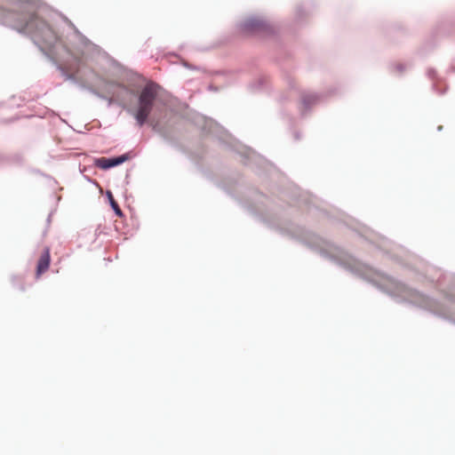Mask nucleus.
<instances>
[{"instance_id":"14","label":"nucleus","mask_w":455,"mask_h":455,"mask_svg":"<svg viewBox=\"0 0 455 455\" xmlns=\"http://www.w3.org/2000/svg\"><path fill=\"white\" fill-rule=\"evenodd\" d=\"M391 68H392L391 72L395 71V72H397L399 74H402V73H403L406 70L407 66L405 64H403V63H396V64H393L391 66Z\"/></svg>"},{"instance_id":"28","label":"nucleus","mask_w":455,"mask_h":455,"mask_svg":"<svg viewBox=\"0 0 455 455\" xmlns=\"http://www.w3.org/2000/svg\"><path fill=\"white\" fill-rule=\"evenodd\" d=\"M218 75H225L226 74V71H218L217 72Z\"/></svg>"},{"instance_id":"8","label":"nucleus","mask_w":455,"mask_h":455,"mask_svg":"<svg viewBox=\"0 0 455 455\" xmlns=\"http://www.w3.org/2000/svg\"><path fill=\"white\" fill-rule=\"evenodd\" d=\"M426 76L432 82L431 90L438 95H444L448 91V85L444 84L443 88H440L439 84H445V78L438 75L435 68H428L426 70Z\"/></svg>"},{"instance_id":"2","label":"nucleus","mask_w":455,"mask_h":455,"mask_svg":"<svg viewBox=\"0 0 455 455\" xmlns=\"http://www.w3.org/2000/svg\"><path fill=\"white\" fill-rule=\"evenodd\" d=\"M161 86L153 81H148L137 93V106L127 107L122 105L127 114L132 116L138 126L141 127L149 122V116L158 99Z\"/></svg>"},{"instance_id":"26","label":"nucleus","mask_w":455,"mask_h":455,"mask_svg":"<svg viewBox=\"0 0 455 455\" xmlns=\"http://www.w3.org/2000/svg\"><path fill=\"white\" fill-rule=\"evenodd\" d=\"M84 178L87 181H89L90 183L97 184V181H96V180H92V178H90V177H88V176H86V175H84Z\"/></svg>"},{"instance_id":"24","label":"nucleus","mask_w":455,"mask_h":455,"mask_svg":"<svg viewBox=\"0 0 455 455\" xmlns=\"http://www.w3.org/2000/svg\"><path fill=\"white\" fill-rule=\"evenodd\" d=\"M205 156H206V151H205V149H202V151L200 153H198V157L203 160L205 158Z\"/></svg>"},{"instance_id":"7","label":"nucleus","mask_w":455,"mask_h":455,"mask_svg":"<svg viewBox=\"0 0 455 455\" xmlns=\"http://www.w3.org/2000/svg\"><path fill=\"white\" fill-rule=\"evenodd\" d=\"M132 157V152H127L122 155L111 156V157H98L94 158L93 164L98 168L108 171L114 167L119 166L124 163L129 161Z\"/></svg>"},{"instance_id":"19","label":"nucleus","mask_w":455,"mask_h":455,"mask_svg":"<svg viewBox=\"0 0 455 455\" xmlns=\"http://www.w3.org/2000/svg\"><path fill=\"white\" fill-rule=\"evenodd\" d=\"M292 135H293V140L295 141H299L302 138V135H301V133L299 131H294Z\"/></svg>"},{"instance_id":"6","label":"nucleus","mask_w":455,"mask_h":455,"mask_svg":"<svg viewBox=\"0 0 455 455\" xmlns=\"http://www.w3.org/2000/svg\"><path fill=\"white\" fill-rule=\"evenodd\" d=\"M173 124L174 122L171 119H169L167 122L163 120H153L151 122V126L152 130L159 134L164 141L173 148H177L179 143L175 134Z\"/></svg>"},{"instance_id":"22","label":"nucleus","mask_w":455,"mask_h":455,"mask_svg":"<svg viewBox=\"0 0 455 455\" xmlns=\"http://www.w3.org/2000/svg\"><path fill=\"white\" fill-rule=\"evenodd\" d=\"M418 54L420 55L421 57H425L427 55V52H425V46L421 47L419 50Z\"/></svg>"},{"instance_id":"16","label":"nucleus","mask_w":455,"mask_h":455,"mask_svg":"<svg viewBox=\"0 0 455 455\" xmlns=\"http://www.w3.org/2000/svg\"><path fill=\"white\" fill-rule=\"evenodd\" d=\"M18 281H19V277H18V276L13 275V276L12 277V285H13L15 288H17L18 290H20V291H25V290H26V289H25L24 284L20 283Z\"/></svg>"},{"instance_id":"18","label":"nucleus","mask_w":455,"mask_h":455,"mask_svg":"<svg viewBox=\"0 0 455 455\" xmlns=\"http://www.w3.org/2000/svg\"><path fill=\"white\" fill-rule=\"evenodd\" d=\"M445 22L446 21H442L439 25H438V33H441V34H445L447 33L448 31L445 29Z\"/></svg>"},{"instance_id":"9","label":"nucleus","mask_w":455,"mask_h":455,"mask_svg":"<svg viewBox=\"0 0 455 455\" xmlns=\"http://www.w3.org/2000/svg\"><path fill=\"white\" fill-rule=\"evenodd\" d=\"M51 265V254H50V249L45 248L41 254L36 267V276H40L42 274L46 272Z\"/></svg>"},{"instance_id":"10","label":"nucleus","mask_w":455,"mask_h":455,"mask_svg":"<svg viewBox=\"0 0 455 455\" xmlns=\"http://www.w3.org/2000/svg\"><path fill=\"white\" fill-rule=\"evenodd\" d=\"M106 84H107V92L109 94H116V89H119L120 91H122L123 92H124L126 94L136 95V92L133 90L130 89L128 86H126L121 83L107 82Z\"/></svg>"},{"instance_id":"20","label":"nucleus","mask_w":455,"mask_h":455,"mask_svg":"<svg viewBox=\"0 0 455 455\" xmlns=\"http://www.w3.org/2000/svg\"><path fill=\"white\" fill-rule=\"evenodd\" d=\"M67 80L72 82L73 84H77L78 82L76 76L74 74H70L69 76H68Z\"/></svg>"},{"instance_id":"17","label":"nucleus","mask_w":455,"mask_h":455,"mask_svg":"<svg viewBox=\"0 0 455 455\" xmlns=\"http://www.w3.org/2000/svg\"><path fill=\"white\" fill-rule=\"evenodd\" d=\"M182 66L188 68V69H192V70H199V67L197 66H195V65H192L188 62H187L186 60H182Z\"/></svg>"},{"instance_id":"23","label":"nucleus","mask_w":455,"mask_h":455,"mask_svg":"<svg viewBox=\"0 0 455 455\" xmlns=\"http://www.w3.org/2000/svg\"><path fill=\"white\" fill-rule=\"evenodd\" d=\"M447 74L455 73V65L451 64L446 70Z\"/></svg>"},{"instance_id":"31","label":"nucleus","mask_w":455,"mask_h":455,"mask_svg":"<svg viewBox=\"0 0 455 455\" xmlns=\"http://www.w3.org/2000/svg\"><path fill=\"white\" fill-rule=\"evenodd\" d=\"M51 214H49L48 218H47V221L50 222L51 221Z\"/></svg>"},{"instance_id":"29","label":"nucleus","mask_w":455,"mask_h":455,"mask_svg":"<svg viewBox=\"0 0 455 455\" xmlns=\"http://www.w3.org/2000/svg\"><path fill=\"white\" fill-rule=\"evenodd\" d=\"M286 100L285 96H281L280 99H279L280 101H283V100Z\"/></svg>"},{"instance_id":"27","label":"nucleus","mask_w":455,"mask_h":455,"mask_svg":"<svg viewBox=\"0 0 455 455\" xmlns=\"http://www.w3.org/2000/svg\"><path fill=\"white\" fill-rule=\"evenodd\" d=\"M105 100L108 101V107H110L114 103V100L111 97L107 96V99Z\"/></svg>"},{"instance_id":"1","label":"nucleus","mask_w":455,"mask_h":455,"mask_svg":"<svg viewBox=\"0 0 455 455\" xmlns=\"http://www.w3.org/2000/svg\"><path fill=\"white\" fill-rule=\"evenodd\" d=\"M7 6L0 5V24L28 36L38 49L56 67L65 80L69 73L54 58L59 47L69 52L68 44L76 47H89L92 42L67 18V25L72 30L66 42L62 36L46 20V7L39 0H6Z\"/></svg>"},{"instance_id":"4","label":"nucleus","mask_w":455,"mask_h":455,"mask_svg":"<svg viewBox=\"0 0 455 455\" xmlns=\"http://www.w3.org/2000/svg\"><path fill=\"white\" fill-rule=\"evenodd\" d=\"M314 8L315 4L310 0H306L298 4L294 10L293 21L287 28L283 29L287 30L291 34H295L298 28L303 27L307 23V20L312 14Z\"/></svg>"},{"instance_id":"3","label":"nucleus","mask_w":455,"mask_h":455,"mask_svg":"<svg viewBox=\"0 0 455 455\" xmlns=\"http://www.w3.org/2000/svg\"><path fill=\"white\" fill-rule=\"evenodd\" d=\"M239 32L250 36H271L276 35L283 28H276L262 15H249L236 23Z\"/></svg>"},{"instance_id":"12","label":"nucleus","mask_w":455,"mask_h":455,"mask_svg":"<svg viewBox=\"0 0 455 455\" xmlns=\"http://www.w3.org/2000/svg\"><path fill=\"white\" fill-rule=\"evenodd\" d=\"M267 85V78L265 76L259 77L256 81L249 84L248 88L251 92H259L265 89Z\"/></svg>"},{"instance_id":"15","label":"nucleus","mask_w":455,"mask_h":455,"mask_svg":"<svg viewBox=\"0 0 455 455\" xmlns=\"http://www.w3.org/2000/svg\"><path fill=\"white\" fill-rule=\"evenodd\" d=\"M86 89L88 92H90L92 94L95 95L99 99H101V100L107 99V96L105 94L100 92L98 90H96L95 88H93L92 86H87Z\"/></svg>"},{"instance_id":"25","label":"nucleus","mask_w":455,"mask_h":455,"mask_svg":"<svg viewBox=\"0 0 455 455\" xmlns=\"http://www.w3.org/2000/svg\"><path fill=\"white\" fill-rule=\"evenodd\" d=\"M208 90L212 91V92H219V87H217L213 84H210V85H208Z\"/></svg>"},{"instance_id":"11","label":"nucleus","mask_w":455,"mask_h":455,"mask_svg":"<svg viewBox=\"0 0 455 455\" xmlns=\"http://www.w3.org/2000/svg\"><path fill=\"white\" fill-rule=\"evenodd\" d=\"M106 198L109 204V206L115 212V214L120 218L124 217V214L123 211L121 210V208L119 207L117 202L115 200L114 196L110 190H107Z\"/></svg>"},{"instance_id":"13","label":"nucleus","mask_w":455,"mask_h":455,"mask_svg":"<svg viewBox=\"0 0 455 455\" xmlns=\"http://www.w3.org/2000/svg\"><path fill=\"white\" fill-rule=\"evenodd\" d=\"M10 161H13L17 164H20L21 157L18 155L9 157V156H5L0 154V166H4V165L7 164V163H9Z\"/></svg>"},{"instance_id":"5","label":"nucleus","mask_w":455,"mask_h":455,"mask_svg":"<svg viewBox=\"0 0 455 455\" xmlns=\"http://www.w3.org/2000/svg\"><path fill=\"white\" fill-rule=\"evenodd\" d=\"M339 93L338 86H331L326 92H313L304 94L301 99V107L299 108L300 116L306 118L310 113L313 106L325 100L328 97Z\"/></svg>"},{"instance_id":"21","label":"nucleus","mask_w":455,"mask_h":455,"mask_svg":"<svg viewBox=\"0 0 455 455\" xmlns=\"http://www.w3.org/2000/svg\"><path fill=\"white\" fill-rule=\"evenodd\" d=\"M280 115L282 116L283 118H286L289 122L291 120L289 114H287L285 111H281L280 112Z\"/></svg>"},{"instance_id":"30","label":"nucleus","mask_w":455,"mask_h":455,"mask_svg":"<svg viewBox=\"0 0 455 455\" xmlns=\"http://www.w3.org/2000/svg\"><path fill=\"white\" fill-rule=\"evenodd\" d=\"M442 130H443V126H442V125H439V126L437 127V131H439V132H440V131H442Z\"/></svg>"}]
</instances>
